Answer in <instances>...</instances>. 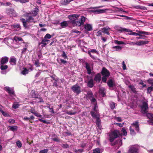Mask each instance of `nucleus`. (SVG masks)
Wrapping results in <instances>:
<instances>
[{
	"mask_svg": "<svg viewBox=\"0 0 153 153\" xmlns=\"http://www.w3.org/2000/svg\"><path fill=\"white\" fill-rule=\"evenodd\" d=\"M17 146L19 148H20L22 146V143L20 140H18L16 142Z\"/></svg>",
	"mask_w": 153,
	"mask_h": 153,
	"instance_id": "f704fd0d",
	"label": "nucleus"
},
{
	"mask_svg": "<svg viewBox=\"0 0 153 153\" xmlns=\"http://www.w3.org/2000/svg\"><path fill=\"white\" fill-rule=\"evenodd\" d=\"M131 32V33H129L128 34L130 35H133L136 36L140 35L139 34L138 32L137 33L135 32H132V31Z\"/></svg>",
	"mask_w": 153,
	"mask_h": 153,
	"instance_id": "09e8293b",
	"label": "nucleus"
},
{
	"mask_svg": "<svg viewBox=\"0 0 153 153\" xmlns=\"http://www.w3.org/2000/svg\"><path fill=\"white\" fill-rule=\"evenodd\" d=\"M38 9L37 8H35L34 10L32 12V14H33L34 16H35L37 14L38 12Z\"/></svg>",
	"mask_w": 153,
	"mask_h": 153,
	"instance_id": "2f4dec72",
	"label": "nucleus"
},
{
	"mask_svg": "<svg viewBox=\"0 0 153 153\" xmlns=\"http://www.w3.org/2000/svg\"><path fill=\"white\" fill-rule=\"evenodd\" d=\"M147 116L150 119L151 122L153 123V114L152 113H148L147 114Z\"/></svg>",
	"mask_w": 153,
	"mask_h": 153,
	"instance_id": "bb28decb",
	"label": "nucleus"
},
{
	"mask_svg": "<svg viewBox=\"0 0 153 153\" xmlns=\"http://www.w3.org/2000/svg\"><path fill=\"white\" fill-rule=\"evenodd\" d=\"M105 89L104 88H100L99 90V93L103 97L104 96L105 94Z\"/></svg>",
	"mask_w": 153,
	"mask_h": 153,
	"instance_id": "393cba45",
	"label": "nucleus"
},
{
	"mask_svg": "<svg viewBox=\"0 0 153 153\" xmlns=\"http://www.w3.org/2000/svg\"><path fill=\"white\" fill-rule=\"evenodd\" d=\"M102 31L101 30L98 31L96 35L98 36H101L102 35Z\"/></svg>",
	"mask_w": 153,
	"mask_h": 153,
	"instance_id": "de8ad7c7",
	"label": "nucleus"
},
{
	"mask_svg": "<svg viewBox=\"0 0 153 153\" xmlns=\"http://www.w3.org/2000/svg\"><path fill=\"white\" fill-rule=\"evenodd\" d=\"M79 15L76 14L70 15L68 16L69 19L71 20V23L74 25L80 26L84 24L86 20V18L83 16H81L79 20L77 18L79 17Z\"/></svg>",
	"mask_w": 153,
	"mask_h": 153,
	"instance_id": "f257e3e1",
	"label": "nucleus"
},
{
	"mask_svg": "<svg viewBox=\"0 0 153 153\" xmlns=\"http://www.w3.org/2000/svg\"><path fill=\"white\" fill-rule=\"evenodd\" d=\"M39 120L40 121L42 122L43 123H46L47 124H48L50 123V122H49L46 121L45 120H43L41 119H39Z\"/></svg>",
	"mask_w": 153,
	"mask_h": 153,
	"instance_id": "c03bdc74",
	"label": "nucleus"
},
{
	"mask_svg": "<svg viewBox=\"0 0 153 153\" xmlns=\"http://www.w3.org/2000/svg\"><path fill=\"white\" fill-rule=\"evenodd\" d=\"M100 150L99 148H96L94 150L93 153H100Z\"/></svg>",
	"mask_w": 153,
	"mask_h": 153,
	"instance_id": "a19ab883",
	"label": "nucleus"
},
{
	"mask_svg": "<svg viewBox=\"0 0 153 153\" xmlns=\"http://www.w3.org/2000/svg\"><path fill=\"white\" fill-rule=\"evenodd\" d=\"M107 10V9L103 10V9H97V10H92V11L95 13L99 14L101 13H104L105 12V11Z\"/></svg>",
	"mask_w": 153,
	"mask_h": 153,
	"instance_id": "a211bd4d",
	"label": "nucleus"
},
{
	"mask_svg": "<svg viewBox=\"0 0 153 153\" xmlns=\"http://www.w3.org/2000/svg\"><path fill=\"white\" fill-rule=\"evenodd\" d=\"M4 90L7 92L10 95H14V91L13 89L9 87H6L4 88Z\"/></svg>",
	"mask_w": 153,
	"mask_h": 153,
	"instance_id": "f8f14e48",
	"label": "nucleus"
},
{
	"mask_svg": "<svg viewBox=\"0 0 153 153\" xmlns=\"http://www.w3.org/2000/svg\"><path fill=\"white\" fill-rule=\"evenodd\" d=\"M107 84L109 87L112 88L114 87V83L112 79H110L107 82Z\"/></svg>",
	"mask_w": 153,
	"mask_h": 153,
	"instance_id": "5701e85b",
	"label": "nucleus"
},
{
	"mask_svg": "<svg viewBox=\"0 0 153 153\" xmlns=\"http://www.w3.org/2000/svg\"><path fill=\"white\" fill-rule=\"evenodd\" d=\"M122 48V47L118 45L114 46L112 47L113 49L115 50L116 51L121 50Z\"/></svg>",
	"mask_w": 153,
	"mask_h": 153,
	"instance_id": "c756f323",
	"label": "nucleus"
},
{
	"mask_svg": "<svg viewBox=\"0 0 153 153\" xmlns=\"http://www.w3.org/2000/svg\"><path fill=\"white\" fill-rule=\"evenodd\" d=\"M13 26L14 28H20V26L19 24H15L13 25Z\"/></svg>",
	"mask_w": 153,
	"mask_h": 153,
	"instance_id": "052dcab7",
	"label": "nucleus"
},
{
	"mask_svg": "<svg viewBox=\"0 0 153 153\" xmlns=\"http://www.w3.org/2000/svg\"><path fill=\"white\" fill-rule=\"evenodd\" d=\"M122 65H123V70H125L126 69V65H125V62L124 61H123V62H122Z\"/></svg>",
	"mask_w": 153,
	"mask_h": 153,
	"instance_id": "774afa93",
	"label": "nucleus"
},
{
	"mask_svg": "<svg viewBox=\"0 0 153 153\" xmlns=\"http://www.w3.org/2000/svg\"><path fill=\"white\" fill-rule=\"evenodd\" d=\"M16 59L15 58L11 57L10 58L9 62L10 64L12 65L16 64Z\"/></svg>",
	"mask_w": 153,
	"mask_h": 153,
	"instance_id": "4be33fe9",
	"label": "nucleus"
},
{
	"mask_svg": "<svg viewBox=\"0 0 153 153\" xmlns=\"http://www.w3.org/2000/svg\"><path fill=\"white\" fill-rule=\"evenodd\" d=\"M134 7L138 9H144V8H145L144 7L139 6V5H137V6H134Z\"/></svg>",
	"mask_w": 153,
	"mask_h": 153,
	"instance_id": "79ce46f5",
	"label": "nucleus"
},
{
	"mask_svg": "<svg viewBox=\"0 0 153 153\" xmlns=\"http://www.w3.org/2000/svg\"><path fill=\"white\" fill-rule=\"evenodd\" d=\"M135 128L136 131L138 132L139 130V127L138 124V123L136 121L132 124L131 126L130 127V133L132 135L135 134V132L134 131V129Z\"/></svg>",
	"mask_w": 153,
	"mask_h": 153,
	"instance_id": "f03ea898",
	"label": "nucleus"
},
{
	"mask_svg": "<svg viewBox=\"0 0 153 153\" xmlns=\"http://www.w3.org/2000/svg\"><path fill=\"white\" fill-rule=\"evenodd\" d=\"M68 26V23L67 21H64L60 23V26L62 28H64Z\"/></svg>",
	"mask_w": 153,
	"mask_h": 153,
	"instance_id": "b1692460",
	"label": "nucleus"
},
{
	"mask_svg": "<svg viewBox=\"0 0 153 153\" xmlns=\"http://www.w3.org/2000/svg\"><path fill=\"white\" fill-rule=\"evenodd\" d=\"M115 119L117 120V121H118V122H120L122 121L121 118L120 117H115Z\"/></svg>",
	"mask_w": 153,
	"mask_h": 153,
	"instance_id": "338daca9",
	"label": "nucleus"
},
{
	"mask_svg": "<svg viewBox=\"0 0 153 153\" xmlns=\"http://www.w3.org/2000/svg\"><path fill=\"white\" fill-rule=\"evenodd\" d=\"M48 151V149H44L42 150H41L39 153H47Z\"/></svg>",
	"mask_w": 153,
	"mask_h": 153,
	"instance_id": "3c124183",
	"label": "nucleus"
},
{
	"mask_svg": "<svg viewBox=\"0 0 153 153\" xmlns=\"http://www.w3.org/2000/svg\"><path fill=\"white\" fill-rule=\"evenodd\" d=\"M21 20L23 23V25L25 27H27V25L26 24V22H28V21H27V19L25 20L23 18H22L21 19Z\"/></svg>",
	"mask_w": 153,
	"mask_h": 153,
	"instance_id": "473e14b6",
	"label": "nucleus"
},
{
	"mask_svg": "<svg viewBox=\"0 0 153 153\" xmlns=\"http://www.w3.org/2000/svg\"><path fill=\"white\" fill-rule=\"evenodd\" d=\"M97 104H95L93 108V110L94 111L97 112Z\"/></svg>",
	"mask_w": 153,
	"mask_h": 153,
	"instance_id": "13d9d810",
	"label": "nucleus"
},
{
	"mask_svg": "<svg viewBox=\"0 0 153 153\" xmlns=\"http://www.w3.org/2000/svg\"><path fill=\"white\" fill-rule=\"evenodd\" d=\"M149 41H147L140 40L139 41L136 42V45L138 46H141L147 44L149 43Z\"/></svg>",
	"mask_w": 153,
	"mask_h": 153,
	"instance_id": "f3484780",
	"label": "nucleus"
},
{
	"mask_svg": "<svg viewBox=\"0 0 153 153\" xmlns=\"http://www.w3.org/2000/svg\"><path fill=\"white\" fill-rule=\"evenodd\" d=\"M10 129L13 131H14L17 130V127L16 126H9Z\"/></svg>",
	"mask_w": 153,
	"mask_h": 153,
	"instance_id": "7c9ffc66",
	"label": "nucleus"
},
{
	"mask_svg": "<svg viewBox=\"0 0 153 153\" xmlns=\"http://www.w3.org/2000/svg\"><path fill=\"white\" fill-rule=\"evenodd\" d=\"M122 135H127V133L126 131V129L124 128H123L122 129Z\"/></svg>",
	"mask_w": 153,
	"mask_h": 153,
	"instance_id": "e433bc0d",
	"label": "nucleus"
},
{
	"mask_svg": "<svg viewBox=\"0 0 153 153\" xmlns=\"http://www.w3.org/2000/svg\"><path fill=\"white\" fill-rule=\"evenodd\" d=\"M66 113L68 114L71 115L76 114V112H72L71 111H69L67 112Z\"/></svg>",
	"mask_w": 153,
	"mask_h": 153,
	"instance_id": "680f3d73",
	"label": "nucleus"
},
{
	"mask_svg": "<svg viewBox=\"0 0 153 153\" xmlns=\"http://www.w3.org/2000/svg\"><path fill=\"white\" fill-rule=\"evenodd\" d=\"M62 4L63 5H66L68 4L71 1H62Z\"/></svg>",
	"mask_w": 153,
	"mask_h": 153,
	"instance_id": "37998d69",
	"label": "nucleus"
},
{
	"mask_svg": "<svg viewBox=\"0 0 153 153\" xmlns=\"http://www.w3.org/2000/svg\"><path fill=\"white\" fill-rule=\"evenodd\" d=\"M102 32L108 35H109L110 33L109 31L110 30V28L108 27H104L101 29Z\"/></svg>",
	"mask_w": 153,
	"mask_h": 153,
	"instance_id": "2eb2a0df",
	"label": "nucleus"
},
{
	"mask_svg": "<svg viewBox=\"0 0 153 153\" xmlns=\"http://www.w3.org/2000/svg\"><path fill=\"white\" fill-rule=\"evenodd\" d=\"M34 114L35 116L38 117H42V115H40L39 114L36 112Z\"/></svg>",
	"mask_w": 153,
	"mask_h": 153,
	"instance_id": "6e6d98bb",
	"label": "nucleus"
},
{
	"mask_svg": "<svg viewBox=\"0 0 153 153\" xmlns=\"http://www.w3.org/2000/svg\"><path fill=\"white\" fill-rule=\"evenodd\" d=\"M87 86L91 88H92L94 86L93 80L91 79L89 80L87 83Z\"/></svg>",
	"mask_w": 153,
	"mask_h": 153,
	"instance_id": "a878e982",
	"label": "nucleus"
},
{
	"mask_svg": "<svg viewBox=\"0 0 153 153\" xmlns=\"http://www.w3.org/2000/svg\"><path fill=\"white\" fill-rule=\"evenodd\" d=\"M9 58L7 56H4L1 58L0 62L1 65L7 63L8 61Z\"/></svg>",
	"mask_w": 153,
	"mask_h": 153,
	"instance_id": "ddd939ff",
	"label": "nucleus"
},
{
	"mask_svg": "<svg viewBox=\"0 0 153 153\" xmlns=\"http://www.w3.org/2000/svg\"><path fill=\"white\" fill-rule=\"evenodd\" d=\"M0 111L2 113V114L4 116L8 117L9 115L7 113L4 112L2 109H0Z\"/></svg>",
	"mask_w": 153,
	"mask_h": 153,
	"instance_id": "c9c22d12",
	"label": "nucleus"
},
{
	"mask_svg": "<svg viewBox=\"0 0 153 153\" xmlns=\"http://www.w3.org/2000/svg\"><path fill=\"white\" fill-rule=\"evenodd\" d=\"M148 83L153 86V79H149L147 80Z\"/></svg>",
	"mask_w": 153,
	"mask_h": 153,
	"instance_id": "49530a36",
	"label": "nucleus"
},
{
	"mask_svg": "<svg viewBox=\"0 0 153 153\" xmlns=\"http://www.w3.org/2000/svg\"><path fill=\"white\" fill-rule=\"evenodd\" d=\"M119 131L117 130H114L110 135V140L111 142H113L114 139L120 135Z\"/></svg>",
	"mask_w": 153,
	"mask_h": 153,
	"instance_id": "20e7f679",
	"label": "nucleus"
},
{
	"mask_svg": "<svg viewBox=\"0 0 153 153\" xmlns=\"http://www.w3.org/2000/svg\"><path fill=\"white\" fill-rule=\"evenodd\" d=\"M84 28L88 31H91L92 30V26L91 24H87L84 26Z\"/></svg>",
	"mask_w": 153,
	"mask_h": 153,
	"instance_id": "4468645a",
	"label": "nucleus"
},
{
	"mask_svg": "<svg viewBox=\"0 0 153 153\" xmlns=\"http://www.w3.org/2000/svg\"><path fill=\"white\" fill-rule=\"evenodd\" d=\"M153 88L152 87H149L147 90V93H150L153 90Z\"/></svg>",
	"mask_w": 153,
	"mask_h": 153,
	"instance_id": "4c0bfd02",
	"label": "nucleus"
},
{
	"mask_svg": "<svg viewBox=\"0 0 153 153\" xmlns=\"http://www.w3.org/2000/svg\"><path fill=\"white\" fill-rule=\"evenodd\" d=\"M136 31L140 35H139V36H141V37H146V36H142L141 34L148 35L149 34V33L148 32L140 31L137 30Z\"/></svg>",
	"mask_w": 153,
	"mask_h": 153,
	"instance_id": "6ab92c4d",
	"label": "nucleus"
},
{
	"mask_svg": "<svg viewBox=\"0 0 153 153\" xmlns=\"http://www.w3.org/2000/svg\"><path fill=\"white\" fill-rule=\"evenodd\" d=\"M148 105L146 102H144L141 106V112L143 114H146L148 112Z\"/></svg>",
	"mask_w": 153,
	"mask_h": 153,
	"instance_id": "423d86ee",
	"label": "nucleus"
},
{
	"mask_svg": "<svg viewBox=\"0 0 153 153\" xmlns=\"http://www.w3.org/2000/svg\"><path fill=\"white\" fill-rule=\"evenodd\" d=\"M8 68V66L7 65H2L0 67L1 69V70H4L7 69Z\"/></svg>",
	"mask_w": 153,
	"mask_h": 153,
	"instance_id": "58836bf2",
	"label": "nucleus"
},
{
	"mask_svg": "<svg viewBox=\"0 0 153 153\" xmlns=\"http://www.w3.org/2000/svg\"><path fill=\"white\" fill-rule=\"evenodd\" d=\"M101 75L100 74H98L95 76L94 80L96 82H99L101 80Z\"/></svg>",
	"mask_w": 153,
	"mask_h": 153,
	"instance_id": "aec40b11",
	"label": "nucleus"
},
{
	"mask_svg": "<svg viewBox=\"0 0 153 153\" xmlns=\"http://www.w3.org/2000/svg\"><path fill=\"white\" fill-rule=\"evenodd\" d=\"M19 106L18 104H14L13 105V108L15 109L18 108Z\"/></svg>",
	"mask_w": 153,
	"mask_h": 153,
	"instance_id": "bf43d9fd",
	"label": "nucleus"
},
{
	"mask_svg": "<svg viewBox=\"0 0 153 153\" xmlns=\"http://www.w3.org/2000/svg\"><path fill=\"white\" fill-rule=\"evenodd\" d=\"M27 50V48H24L22 50V53L23 54L25 53Z\"/></svg>",
	"mask_w": 153,
	"mask_h": 153,
	"instance_id": "e2e57ef3",
	"label": "nucleus"
},
{
	"mask_svg": "<svg viewBox=\"0 0 153 153\" xmlns=\"http://www.w3.org/2000/svg\"><path fill=\"white\" fill-rule=\"evenodd\" d=\"M31 95L32 97L33 98H36V94L34 92V91H32L31 92Z\"/></svg>",
	"mask_w": 153,
	"mask_h": 153,
	"instance_id": "4d7b16f0",
	"label": "nucleus"
},
{
	"mask_svg": "<svg viewBox=\"0 0 153 153\" xmlns=\"http://www.w3.org/2000/svg\"><path fill=\"white\" fill-rule=\"evenodd\" d=\"M34 65L37 67H39L40 66V63L38 61H35L34 63Z\"/></svg>",
	"mask_w": 153,
	"mask_h": 153,
	"instance_id": "5fc2aeb1",
	"label": "nucleus"
},
{
	"mask_svg": "<svg viewBox=\"0 0 153 153\" xmlns=\"http://www.w3.org/2000/svg\"><path fill=\"white\" fill-rule=\"evenodd\" d=\"M33 20V18L32 17L29 16L28 17V19H27V21H28V22H30L31 20Z\"/></svg>",
	"mask_w": 153,
	"mask_h": 153,
	"instance_id": "0e129e2a",
	"label": "nucleus"
},
{
	"mask_svg": "<svg viewBox=\"0 0 153 153\" xmlns=\"http://www.w3.org/2000/svg\"><path fill=\"white\" fill-rule=\"evenodd\" d=\"M116 30L118 31L121 32H131L132 30L128 29L123 28L121 27H117Z\"/></svg>",
	"mask_w": 153,
	"mask_h": 153,
	"instance_id": "9b49d317",
	"label": "nucleus"
},
{
	"mask_svg": "<svg viewBox=\"0 0 153 153\" xmlns=\"http://www.w3.org/2000/svg\"><path fill=\"white\" fill-rule=\"evenodd\" d=\"M14 39L16 41H21L22 40V38L18 37H17L16 36H15L14 37Z\"/></svg>",
	"mask_w": 153,
	"mask_h": 153,
	"instance_id": "a18cd8bd",
	"label": "nucleus"
},
{
	"mask_svg": "<svg viewBox=\"0 0 153 153\" xmlns=\"http://www.w3.org/2000/svg\"><path fill=\"white\" fill-rule=\"evenodd\" d=\"M9 2H7L6 3H3L2 2H0V5H4V6H10L11 4Z\"/></svg>",
	"mask_w": 153,
	"mask_h": 153,
	"instance_id": "ea45409f",
	"label": "nucleus"
},
{
	"mask_svg": "<svg viewBox=\"0 0 153 153\" xmlns=\"http://www.w3.org/2000/svg\"><path fill=\"white\" fill-rule=\"evenodd\" d=\"M51 36L49 33H47L45 36V38L50 39L51 38Z\"/></svg>",
	"mask_w": 153,
	"mask_h": 153,
	"instance_id": "8fccbe9b",
	"label": "nucleus"
},
{
	"mask_svg": "<svg viewBox=\"0 0 153 153\" xmlns=\"http://www.w3.org/2000/svg\"><path fill=\"white\" fill-rule=\"evenodd\" d=\"M96 123L98 126H99L100 125V120L99 119V117L97 118Z\"/></svg>",
	"mask_w": 153,
	"mask_h": 153,
	"instance_id": "603ef678",
	"label": "nucleus"
},
{
	"mask_svg": "<svg viewBox=\"0 0 153 153\" xmlns=\"http://www.w3.org/2000/svg\"><path fill=\"white\" fill-rule=\"evenodd\" d=\"M6 12L10 16H17L16 13L13 9H7Z\"/></svg>",
	"mask_w": 153,
	"mask_h": 153,
	"instance_id": "9d476101",
	"label": "nucleus"
},
{
	"mask_svg": "<svg viewBox=\"0 0 153 153\" xmlns=\"http://www.w3.org/2000/svg\"><path fill=\"white\" fill-rule=\"evenodd\" d=\"M114 42L115 44H117V45H122V44H124V45H126L127 44L126 43L121 41H119L117 40H115L114 41Z\"/></svg>",
	"mask_w": 153,
	"mask_h": 153,
	"instance_id": "cd10ccee",
	"label": "nucleus"
},
{
	"mask_svg": "<svg viewBox=\"0 0 153 153\" xmlns=\"http://www.w3.org/2000/svg\"><path fill=\"white\" fill-rule=\"evenodd\" d=\"M28 70H27L26 68H23V70L21 72V73L22 74L24 75H25L27 74H28Z\"/></svg>",
	"mask_w": 153,
	"mask_h": 153,
	"instance_id": "c85d7f7f",
	"label": "nucleus"
},
{
	"mask_svg": "<svg viewBox=\"0 0 153 153\" xmlns=\"http://www.w3.org/2000/svg\"><path fill=\"white\" fill-rule=\"evenodd\" d=\"M72 32L73 33H81V32L78 31L76 30H72Z\"/></svg>",
	"mask_w": 153,
	"mask_h": 153,
	"instance_id": "69168bd1",
	"label": "nucleus"
},
{
	"mask_svg": "<svg viewBox=\"0 0 153 153\" xmlns=\"http://www.w3.org/2000/svg\"><path fill=\"white\" fill-rule=\"evenodd\" d=\"M88 54L94 60H97V58L96 57L94 56L93 55H92L91 53H95L97 54H98V51H97L95 49H92L90 50H89L88 51Z\"/></svg>",
	"mask_w": 153,
	"mask_h": 153,
	"instance_id": "6e6552de",
	"label": "nucleus"
},
{
	"mask_svg": "<svg viewBox=\"0 0 153 153\" xmlns=\"http://www.w3.org/2000/svg\"><path fill=\"white\" fill-rule=\"evenodd\" d=\"M101 74L103 76L102 78V81L103 82H105L107 79V78L110 76V73L106 69L103 68L101 71Z\"/></svg>",
	"mask_w": 153,
	"mask_h": 153,
	"instance_id": "7ed1b4c3",
	"label": "nucleus"
},
{
	"mask_svg": "<svg viewBox=\"0 0 153 153\" xmlns=\"http://www.w3.org/2000/svg\"><path fill=\"white\" fill-rule=\"evenodd\" d=\"M87 98L90 100L92 102H94L96 100V99L93 97L92 92L91 91H88L87 92Z\"/></svg>",
	"mask_w": 153,
	"mask_h": 153,
	"instance_id": "1a4fd4ad",
	"label": "nucleus"
},
{
	"mask_svg": "<svg viewBox=\"0 0 153 153\" xmlns=\"http://www.w3.org/2000/svg\"><path fill=\"white\" fill-rule=\"evenodd\" d=\"M128 87L131 89L133 92L135 93L136 92V88L133 86L131 85H129L128 86Z\"/></svg>",
	"mask_w": 153,
	"mask_h": 153,
	"instance_id": "72a5a7b5",
	"label": "nucleus"
},
{
	"mask_svg": "<svg viewBox=\"0 0 153 153\" xmlns=\"http://www.w3.org/2000/svg\"><path fill=\"white\" fill-rule=\"evenodd\" d=\"M86 68L87 70L88 73V74H90L91 73V69L92 67L91 65L87 62L85 63Z\"/></svg>",
	"mask_w": 153,
	"mask_h": 153,
	"instance_id": "dca6fc26",
	"label": "nucleus"
},
{
	"mask_svg": "<svg viewBox=\"0 0 153 153\" xmlns=\"http://www.w3.org/2000/svg\"><path fill=\"white\" fill-rule=\"evenodd\" d=\"M91 115L92 117L97 118L99 117V115L98 112L91 111Z\"/></svg>",
	"mask_w": 153,
	"mask_h": 153,
	"instance_id": "412c9836",
	"label": "nucleus"
},
{
	"mask_svg": "<svg viewBox=\"0 0 153 153\" xmlns=\"http://www.w3.org/2000/svg\"><path fill=\"white\" fill-rule=\"evenodd\" d=\"M71 88L73 91L77 94H79L81 92L80 88L77 85H74L71 87Z\"/></svg>",
	"mask_w": 153,
	"mask_h": 153,
	"instance_id": "0eeeda50",
	"label": "nucleus"
},
{
	"mask_svg": "<svg viewBox=\"0 0 153 153\" xmlns=\"http://www.w3.org/2000/svg\"><path fill=\"white\" fill-rule=\"evenodd\" d=\"M110 106L111 108L112 109H114L115 106V103L114 102H113L110 104Z\"/></svg>",
	"mask_w": 153,
	"mask_h": 153,
	"instance_id": "864d4df0",
	"label": "nucleus"
},
{
	"mask_svg": "<svg viewBox=\"0 0 153 153\" xmlns=\"http://www.w3.org/2000/svg\"><path fill=\"white\" fill-rule=\"evenodd\" d=\"M139 147L137 145L132 146L130 147L128 153H139Z\"/></svg>",
	"mask_w": 153,
	"mask_h": 153,
	"instance_id": "39448f33",
	"label": "nucleus"
}]
</instances>
